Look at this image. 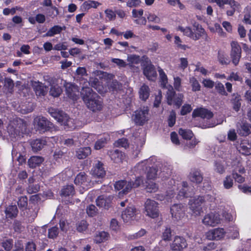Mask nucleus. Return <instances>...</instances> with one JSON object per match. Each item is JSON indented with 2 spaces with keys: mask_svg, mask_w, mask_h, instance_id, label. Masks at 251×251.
Returning <instances> with one entry per match:
<instances>
[{
  "mask_svg": "<svg viewBox=\"0 0 251 251\" xmlns=\"http://www.w3.org/2000/svg\"><path fill=\"white\" fill-rule=\"evenodd\" d=\"M96 202L98 206L108 209L111 206L112 198L110 196L100 195L96 199Z\"/></svg>",
  "mask_w": 251,
  "mask_h": 251,
  "instance_id": "18",
  "label": "nucleus"
},
{
  "mask_svg": "<svg viewBox=\"0 0 251 251\" xmlns=\"http://www.w3.org/2000/svg\"><path fill=\"white\" fill-rule=\"evenodd\" d=\"M218 60L220 63L222 64H228L230 62L231 59L224 51L220 50L218 51Z\"/></svg>",
  "mask_w": 251,
  "mask_h": 251,
  "instance_id": "35",
  "label": "nucleus"
},
{
  "mask_svg": "<svg viewBox=\"0 0 251 251\" xmlns=\"http://www.w3.org/2000/svg\"><path fill=\"white\" fill-rule=\"evenodd\" d=\"M192 116L193 118L201 117L202 119L209 120L213 117V114L210 110L201 107L195 109Z\"/></svg>",
  "mask_w": 251,
  "mask_h": 251,
  "instance_id": "14",
  "label": "nucleus"
},
{
  "mask_svg": "<svg viewBox=\"0 0 251 251\" xmlns=\"http://www.w3.org/2000/svg\"><path fill=\"white\" fill-rule=\"evenodd\" d=\"M88 226V224L86 220H81L76 224V230L79 232H83L85 231Z\"/></svg>",
  "mask_w": 251,
  "mask_h": 251,
  "instance_id": "41",
  "label": "nucleus"
},
{
  "mask_svg": "<svg viewBox=\"0 0 251 251\" xmlns=\"http://www.w3.org/2000/svg\"><path fill=\"white\" fill-rule=\"evenodd\" d=\"M141 2L140 0H128L126 2V6L129 7H136L140 5Z\"/></svg>",
  "mask_w": 251,
  "mask_h": 251,
  "instance_id": "62",
  "label": "nucleus"
},
{
  "mask_svg": "<svg viewBox=\"0 0 251 251\" xmlns=\"http://www.w3.org/2000/svg\"><path fill=\"white\" fill-rule=\"evenodd\" d=\"M150 89L149 87L143 84L139 89V97L143 101H146L150 96Z\"/></svg>",
  "mask_w": 251,
  "mask_h": 251,
  "instance_id": "29",
  "label": "nucleus"
},
{
  "mask_svg": "<svg viewBox=\"0 0 251 251\" xmlns=\"http://www.w3.org/2000/svg\"><path fill=\"white\" fill-rule=\"evenodd\" d=\"M188 177L191 182L196 184H201L203 179L202 174L198 169H192L189 173Z\"/></svg>",
  "mask_w": 251,
  "mask_h": 251,
  "instance_id": "16",
  "label": "nucleus"
},
{
  "mask_svg": "<svg viewBox=\"0 0 251 251\" xmlns=\"http://www.w3.org/2000/svg\"><path fill=\"white\" fill-rule=\"evenodd\" d=\"M59 234V229L56 226H52L48 229V237L50 239L56 238Z\"/></svg>",
  "mask_w": 251,
  "mask_h": 251,
  "instance_id": "40",
  "label": "nucleus"
},
{
  "mask_svg": "<svg viewBox=\"0 0 251 251\" xmlns=\"http://www.w3.org/2000/svg\"><path fill=\"white\" fill-rule=\"evenodd\" d=\"M215 1L221 8H223L225 4H228L231 6L235 5L234 0H215Z\"/></svg>",
  "mask_w": 251,
  "mask_h": 251,
  "instance_id": "46",
  "label": "nucleus"
},
{
  "mask_svg": "<svg viewBox=\"0 0 251 251\" xmlns=\"http://www.w3.org/2000/svg\"><path fill=\"white\" fill-rule=\"evenodd\" d=\"M107 138L106 137H101L99 140H98L95 144V148L96 150H100L104 147L105 144L107 143Z\"/></svg>",
  "mask_w": 251,
  "mask_h": 251,
  "instance_id": "47",
  "label": "nucleus"
},
{
  "mask_svg": "<svg viewBox=\"0 0 251 251\" xmlns=\"http://www.w3.org/2000/svg\"><path fill=\"white\" fill-rule=\"evenodd\" d=\"M168 89L166 93L167 102L168 105H175L177 107H179L182 102L183 95L181 94H176L173 86L169 85L167 88Z\"/></svg>",
  "mask_w": 251,
  "mask_h": 251,
  "instance_id": "4",
  "label": "nucleus"
},
{
  "mask_svg": "<svg viewBox=\"0 0 251 251\" xmlns=\"http://www.w3.org/2000/svg\"><path fill=\"white\" fill-rule=\"evenodd\" d=\"M224 187L226 189H229L233 185V179L230 176H227L224 181Z\"/></svg>",
  "mask_w": 251,
  "mask_h": 251,
  "instance_id": "57",
  "label": "nucleus"
},
{
  "mask_svg": "<svg viewBox=\"0 0 251 251\" xmlns=\"http://www.w3.org/2000/svg\"><path fill=\"white\" fill-rule=\"evenodd\" d=\"M215 88L220 95L226 96H227V93L226 92L225 87L222 83L220 82H216L215 85Z\"/></svg>",
  "mask_w": 251,
  "mask_h": 251,
  "instance_id": "45",
  "label": "nucleus"
},
{
  "mask_svg": "<svg viewBox=\"0 0 251 251\" xmlns=\"http://www.w3.org/2000/svg\"><path fill=\"white\" fill-rule=\"evenodd\" d=\"M185 209L182 204H174L170 208L172 218L176 221L180 220L185 215Z\"/></svg>",
  "mask_w": 251,
  "mask_h": 251,
  "instance_id": "9",
  "label": "nucleus"
},
{
  "mask_svg": "<svg viewBox=\"0 0 251 251\" xmlns=\"http://www.w3.org/2000/svg\"><path fill=\"white\" fill-rule=\"evenodd\" d=\"M80 94L84 102L90 110L96 112L102 109V99L92 88L89 87H83Z\"/></svg>",
  "mask_w": 251,
  "mask_h": 251,
  "instance_id": "1",
  "label": "nucleus"
},
{
  "mask_svg": "<svg viewBox=\"0 0 251 251\" xmlns=\"http://www.w3.org/2000/svg\"><path fill=\"white\" fill-rule=\"evenodd\" d=\"M6 217L7 219H12L16 218L18 213V209L16 205H9L5 210Z\"/></svg>",
  "mask_w": 251,
  "mask_h": 251,
  "instance_id": "24",
  "label": "nucleus"
},
{
  "mask_svg": "<svg viewBox=\"0 0 251 251\" xmlns=\"http://www.w3.org/2000/svg\"><path fill=\"white\" fill-rule=\"evenodd\" d=\"M158 71L159 75V82L161 87L163 89L167 88L168 87L167 84L168 83V79L166 74L161 68H159Z\"/></svg>",
  "mask_w": 251,
  "mask_h": 251,
  "instance_id": "30",
  "label": "nucleus"
},
{
  "mask_svg": "<svg viewBox=\"0 0 251 251\" xmlns=\"http://www.w3.org/2000/svg\"><path fill=\"white\" fill-rule=\"evenodd\" d=\"M238 133L243 136H247L251 133V125L244 123L237 130Z\"/></svg>",
  "mask_w": 251,
  "mask_h": 251,
  "instance_id": "25",
  "label": "nucleus"
},
{
  "mask_svg": "<svg viewBox=\"0 0 251 251\" xmlns=\"http://www.w3.org/2000/svg\"><path fill=\"white\" fill-rule=\"evenodd\" d=\"M178 30L183 32L184 35L190 37L194 40H199V37L200 35L198 34H194V32H193L192 29L190 27L186 26L184 27L182 26H179L178 27Z\"/></svg>",
  "mask_w": 251,
  "mask_h": 251,
  "instance_id": "21",
  "label": "nucleus"
},
{
  "mask_svg": "<svg viewBox=\"0 0 251 251\" xmlns=\"http://www.w3.org/2000/svg\"><path fill=\"white\" fill-rule=\"evenodd\" d=\"M108 154L111 160L117 163L122 162L124 157V153L118 150L110 151Z\"/></svg>",
  "mask_w": 251,
  "mask_h": 251,
  "instance_id": "22",
  "label": "nucleus"
},
{
  "mask_svg": "<svg viewBox=\"0 0 251 251\" xmlns=\"http://www.w3.org/2000/svg\"><path fill=\"white\" fill-rule=\"evenodd\" d=\"M75 194L73 185H67L61 190V195L64 197L73 196Z\"/></svg>",
  "mask_w": 251,
  "mask_h": 251,
  "instance_id": "33",
  "label": "nucleus"
},
{
  "mask_svg": "<svg viewBox=\"0 0 251 251\" xmlns=\"http://www.w3.org/2000/svg\"><path fill=\"white\" fill-rule=\"evenodd\" d=\"M116 144L118 147L126 148L128 146L127 139L124 138L118 140L116 142Z\"/></svg>",
  "mask_w": 251,
  "mask_h": 251,
  "instance_id": "61",
  "label": "nucleus"
},
{
  "mask_svg": "<svg viewBox=\"0 0 251 251\" xmlns=\"http://www.w3.org/2000/svg\"><path fill=\"white\" fill-rule=\"evenodd\" d=\"M18 205L20 209L24 210L27 206V198L26 196H22L19 198L18 201Z\"/></svg>",
  "mask_w": 251,
  "mask_h": 251,
  "instance_id": "43",
  "label": "nucleus"
},
{
  "mask_svg": "<svg viewBox=\"0 0 251 251\" xmlns=\"http://www.w3.org/2000/svg\"><path fill=\"white\" fill-rule=\"evenodd\" d=\"M143 73L149 80L154 81L157 77L155 68L152 64H143Z\"/></svg>",
  "mask_w": 251,
  "mask_h": 251,
  "instance_id": "10",
  "label": "nucleus"
},
{
  "mask_svg": "<svg viewBox=\"0 0 251 251\" xmlns=\"http://www.w3.org/2000/svg\"><path fill=\"white\" fill-rule=\"evenodd\" d=\"M172 238V230L170 227H166L162 233V239L164 241H170Z\"/></svg>",
  "mask_w": 251,
  "mask_h": 251,
  "instance_id": "51",
  "label": "nucleus"
},
{
  "mask_svg": "<svg viewBox=\"0 0 251 251\" xmlns=\"http://www.w3.org/2000/svg\"><path fill=\"white\" fill-rule=\"evenodd\" d=\"M181 40L180 37L178 36H175V44L177 46L178 49H180L184 50H186L188 47L185 45H182L181 44Z\"/></svg>",
  "mask_w": 251,
  "mask_h": 251,
  "instance_id": "55",
  "label": "nucleus"
},
{
  "mask_svg": "<svg viewBox=\"0 0 251 251\" xmlns=\"http://www.w3.org/2000/svg\"><path fill=\"white\" fill-rule=\"evenodd\" d=\"M217 248V244L214 242H210L206 246L203 247V251H211Z\"/></svg>",
  "mask_w": 251,
  "mask_h": 251,
  "instance_id": "63",
  "label": "nucleus"
},
{
  "mask_svg": "<svg viewBox=\"0 0 251 251\" xmlns=\"http://www.w3.org/2000/svg\"><path fill=\"white\" fill-rule=\"evenodd\" d=\"M225 231L223 228H216L208 231L206 234V237L210 240H219L224 237Z\"/></svg>",
  "mask_w": 251,
  "mask_h": 251,
  "instance_id": "13",
  "label": "nucleus"
},
{
  "mask_svg": "<svg viewBox=\"0 0 251 251\" xmlns=\"http://www.w3.org/2000/svg\"><path fill=\"white\" fill-rule=\"evenodd\" d=\"M136 209L134 207H127L122 212V218L125 223L130 222L135 218Z\"/></svg>",
  "mask_w": 251,
  "mask_h": 251,
  "instance_id": "15",
  "label": "nucleus"
},
{
  "mask_svg": "<svg viewBox=\"0 0 251 251\" xmlns=\"http://www.w3.org/2000/svg\"><path fill=\"white\" fill-rule=\"evenodd\" d=\"M109 234L107 232L102 231L100 232L95 237V241L97 243H101L107 240Z\"/></svg>",
  "mask_w": 251,
  "mask_h": 251,
  "instance_id": "37",
  "label": "nucleus"
},
{
  "mask_svg": "<svg viewBox=\"0 0 251 251\" xmlns=\"http://www.w3.org/2000/svg\"><path fill=\"white\" fill-rule=\"evenodd\" d=\"M236 149L242 154L249 155L251 154V142L248 140H243Z\"/></svg>",
  "mask_w": 251,
  "mask_h": 251,
  "instance_id": "19",
  "label": "nucleus"
},
{
  "mask_svg": "<svg viewBox=\"0 0 251 251\" xmlns=\"http://www.w3.org/2000/svg\"><path fill=\"white\" fill-rule=\"evenodd\" d=\"M178 133L184 139L186 140H190L194 135L191 130L182 129L181 128H179Z\"/></svg>",
  "mask_w": 251,
  "mask_h": 251,
  "instance_id": "36",
  "label": "nucleus"
},
{
  "mask_svg": "<svg viewBox=\"0 0 251 251\" xmlns=\"http://www.w3.org/2000/svg\"><path fill=\"white\" fill-rule=\"evenodd\" d=\"M13 245V240L12 239H7L1 243L2 247L6 251H10L12 248Z\"/></svg>",
  "mask_w": 251,
  "mask_h": 251,
  "instance_id": "49",
  "label": "nucleus"
},
{
  "mask_svg": "<svg viewBox=\"0 0 251 251\" xmlns=\"http://www.w3.org/2000/svg\"><path fill=\"white\" fill-rule=\"evenodd\" d=\"M144 10L143 9H140L139 10H137L136 9H133L132 11V16L133 18H140L141 17H143Z\"/></svg>",
  "mask_w": 251,
  "mask_h": 251,
  "instance_id": "60",
  "label": "nucleus"
},
{
  "mask_svg": "<svg viewBox=\"0 0 251 251\" xmlns=\"http://www.w3.org/2000/svg\"><path fill=\"white\" fill-rule=\"evenodd\" d=\"M158 169L156 167H150L147 170V178L148 180L154 179L157 176Z\"/></svg>",
  "mask_w": 251,
  "mask_h": 251,
  "instance_id": "38",
  "label": "nucleus"
},
{
  "mask_svg": "<svg viewBox=\"0 0 251 251\" xmlns=\"http://www.w3.org/2000/svg\"><path fill=\"white\" fill-rule=\"evenodd\" d=\"M88 182V176L84 172L78 174L74 180L75 183L78 185H85L86 183Z\"/></svg>",
  "mask_w": 251,
  "mask_h": 251,
  "instance_id": "26",
  "label": "nucleus"
},
{
  "mask_svg": "<svg viewBox=\"0 0 251 251\" xmlns=\"http://www.w3.org/2000/svg\"><path fill=\"white\" fill-rule=\"evenodd\" d=\"M44 161V158L41 156H33L28 160V164L30 168H35L39 166Z\"/></svg>",
  "mask_w": 251,
  "mask_h": 251,
  "instance_id": "27",
  "label": "nucleus"
},
{
  "mask_svg": "<svg viewBox=\"0 0 251 251\" xmlns=\"http://www.w3.org/2000/svg\"><path fill=\"white\" fill-rule=\"evenodd\" d=\"M192 110V106L189 104H184L181 107L180 115L184 116Z\"/></svg>",
  "mask_w": 251,
  "mask_h": 251,
  "instance_id": "54",
  "label": "nucleus"
},
{
  "mask_svg": "<svg viewBox=\"0 0 251 251\" xmlns=\"http://www.w3.org/2000/svg\"><path fill=\"white\" fill-rule=\"evenodd\" d=\"M106 17L108 19V21H114L116 19L115 11H113L111 9H106L104 11Z\"/></svg>",
  "mask_w": 251,
  "mask_h": 251,
  "instance_id": "52",
  "label": "nucleus"
},
{
  "mask_svg": "<svg viewBox=\"0 0 251 251\" xmlns=\"http://www.w3.org/2000/svg\"><path fill=\"white\" fill-rule=\"evenodd\" d=\"M64 87L68 97L73 100H76L78 98L77 88L74 84L68 82L65 83Z\"/></svg>",
  "mask_w": 251,
  "mask_h": 251,
  "instance_id": "12",
  "label": "nucleus"
},
{
  "mask_svg": "<svg viewBox=\"0 0 251 251\" xmlns=\"http://www.w3.org/2000/svg\"><path fill=\"white\" fill-rule=\"evenodd\" d=\"M35 122L37 129L41 133L51 131L54 128L53 124L44 117H37Z\"/></svg>",
  "mask_w": 251,
  "mask_h": 251,
  "instance_id": "6",
  "label": "nucleus"
},
{
  "mask_svg": "<svg viewBox=\"0 0 251 251\" xmlns=\"http://www.w3.org/2000/svg\"><path fill=\"white\" fill-rule=\"evenodd\" d=\"M91 153V149L89 147L80 148L76 151V156L79 159L86 158Z\"/></svg>",
  "mask_w": 251,
  "mask_h": 251,
  "instance_id": "23",
  "label": "nucleus"
},
{
  "mask_svg": "<svg viewBox=\"0 0 251 251\" xmlns=\"http://www.w3.org/2000/svg\"><path fill=\"white\" fill-rule=\"evenodd\" d=\"M46 138H42L33 140L30 142V145L34 151H38L41 150L47 145Z\"/></svg>",
  "mask_w": 251,
  "mask_h": 251,
  "instance_id": "20",
  "label": "nucleus"
},
{
  "mask_svg": "<svg viewBox=\"0 0 251 251\" xmlns=\"http://www.w3.org/2000/svg\"><path fill=\"white\" fill-rule=\"evenodd\" d=\"M62 89L58 85H51L50 90V94L54 97H59L62 93Z\"/></svg>",
  "mask_w": 251,
  "mask_h": 251,
  "instance_id": "39",
  "label": "nucleus"
},
{
  "mask_svg": "<svg viewBox=\"0 0 251 251\" xmlns=\"http://www.w3.org/2000/svg\"><path fill=\"white\" fill-rule=\"evenodd\" d=\"M158 203L153 200L148 199L145 204V210L147 215L151 218L158 217L159 214Z\"/></svg>",
  "mask_w": 251,
  "mask_h": 251,
  "instance_id": "7",
  "label": "nucleus"
},
{
  "mask_svg": "<svg viewBox=\"0 0 251 251\" xmlns=\"http://www.w3.org/2000/svg\"><path fill=\"white\" fill-rule=\"evenodd\" d=\"M220 215L216 212L206 214L202 219V223L207 226H215L221 223Z\"/></svg>",
  "mask_w": 251,
  "mask_h": 251,
  "instance_id": "8",
  "label": "nucleus"
},
{
  "mask_svg": "<svg viewBox=\"0 0 251 251\" xmlns=\"http://www.w3.org/2000/svg\"><path fill=\"white\" fill-rule=\"evenodd\" d=\"M214 200H215V198L209 194L205 195L204 196L195 197L189 201L190 208L193 214L196 215H199L202 210V204L206 201H212Z\"/></svg>",
  "mask_w": 251,
  "mask_h": 251,
  "instance_id": "3",
  "label": "nucleus"
},
{
  "mask_svg": "<svg viewBox=\"0 0 251 251\" xmlns=\"http://www.w3.org/2000/svg\"><path fill=\"white\" fill-rule=\"evenodd\" d=\"M190 82L192 83V91L194 92L199 91L201 89V85L197 79L192 77L190 78Z\"/></svg>",
  "mask_w": 251,
  "mask_h": 251,
  "instance_id": "50",
  "label": "nucleus"
},
{
  "mask_svg": "<svg viewBox=\"0 0 251 251\" xmlns=\"http://www.w3.org/2000/svg\"><path fill=\"white\" fill-rule=\"evenodd\" d=\"M238 188L244 193H251V186H249L247 184L238 185Z\"/></svg>",
  "mask_w": 251,
  "mask_h": 251,
  "instance_id": "59",
  "label": "nucleus"
},
{
  "mask_svg": "<svg viewBox=\"0 0 251 251\" xmlns=\"http://www.w3.org/2000/svg\"><path fill=\"white\" fill-rule=\"evenodd\" d=\"M187 247L186 239L180 236H176L171 245V249L173 251H181Z\"/></svg>",
  "mask_w": 251,
  "mask_h": 251,
  "instance_id": "11",
  "label": "nucleus"
},
{
  "mask_svg": "<svg viewBox=\"0 0 251 251\" xmlns=\"http://www.w3.org/2000/svg\"><path fill=\"white\" fill-rule=\"evenodd\" d=\"M178 195L180 197H191L193 193L188 191V184L187 181L182 182V188L179 190Z\"/></svg>",
  "mask_w": 251,
  "mask_h": 251,
  "instance_id": "28",
  "label": "nucleus"
},
{
  "mask_svg": "<svg viewBox=\"0 0 251 251\" xmlns=\"http://www.w3.org/2000/svg\"><path fill=\"white\" fill-rule=\"evenodd\" d=\"M36 246L33 242H28L25 246V251H36Z\"/></svg>",
  "mask_w": 251,
  "mask_h": 251,
  "instance_id": "64",
  "label": "nucleus"
},
{
  "mask_svg": "<svg viewBox=\"0 0 251 251\" xmlns=\"http://www.w3.org/2000/svg\"><path fill=\"white\" fill-rule=\"evenodd\" d=\"M3 88L10 94H12L14 92V83L10 77L4 78Z\"/></svg>",
  "mask_w": 251,
  "mask_h": 251,
  "instance_id": "31",
  "label": "nucleus"
},
{
  "mask_svg": "<svg viewBox=\"0 0 251 251\" xmlns=\"http://www.w3.org/2000/svg\"><path fill=\"white\" fill-rule=\"evenodd\" d=\"M149 108L148 106H143L137 109L133 115V120L136 125L142 126L148 120Z\"/></svg>",
  "mask_w": 251,
  "mask_h": 251,
  "instance_id": "5",
  "label": "nucleus"
},
{
  "mask_svg": "<svg viewBox=\"0 0 251 251\" xmlns=\"http://www.w3.org/2000/svg\"><path fill=\"white\" fill-rule=\"evenodd\" d=\"M149 22H154L155 23H159L160 19L156 15L152 13H149L147 17Z\"/></svg>",
  "mask_w": 251,
  "mask_h": 251,
  "instance_id": "56",
  "label": "nucleus"
},
{
  "mask_svg": "<svg viewBox=\"0 0 251 251\" xmlns=\"http://www.w3.org/2000/svg\"><path fill=\"white\" fill-rule=\"evenodd\" d=\"M86 213L89 216L93 217L98 213V209L94 204H90L86 208Z\"/></svg>",
  "mask_w": 251,
  "mask_h": 251,
  "instance_id": "48",
  "label": "nucleus"
},
{
  "mask_svg": "<svg viewBox=\"0 0 251 251\" xmlns=\"http://www.w3.org/2000/svg\"><path fill=\"white\" fill-rule=\"evenodd\" d=\"M49 112L51 116L60 123L61 125L66 126L65 128L71 129L75 128V126L73 123V119H71L63 111L51 108L49 109Z\"/></svg>",
  "mask_w": 251,
  "mask_h": 251,
  "instance_id": "2",
  "label": "nucleus"
},
{
  "mask_svg": "<svg viewBox=\"0 0 251 251\" xmlns=\"http://www.w3.org/2000/svg\"><path fill=\"white\" fill-rule=\"evenodd\" d=\"M101 4L98 1L95 0H89L88 1H85L83 6L85 9H89L91 8H96L100 5Z\"/></svg>",
  "mask_w": 251,
  "mask_h": 251,
  "instance_id": "44",
  "label": "nucleus"
},
{
  "mask_svg": "<svg viewBox=\"0 0 251 251\" xmlns=\"http://www.w3.org/2000/svg\"><path fill=\"white\" fill-rule=\"evenodd\" d=\"M63 29L64 28L60 25H54L49 29L46 33L43 35V37H52L56 34H60Z\"/></svg>",
  "mask_w": 251,
  "mask_h": 251,
  "instance_id": "32",
  "label": "nucleus"
},
{
  "mask_svg": "<svg viewBox=\"0 0 251 251\" xmlns=\"http://www.w3.org/2000/svg\"><path fill=\"white\" fill-rule=\"evenodd\" d=\"M176 114L174 111H172L171 112L168 119V126L170 127H173L176 124Z\"/></svg>",
  "mask_w": 251,
  "mask_h": 251,
  "instance_id": "53",
  "label": "nucleus"
},
{
  "mask_svg": "<svg viewBox=\"0 0 251 251\" xmlns=\"http://www.w3.org/2000/svg\"><path fill=\"white\" fill-rule=\"evenodd\" d=\"M144 177L142 176H138L136 178L134 181H131L133 188H137L141 184L143 183Z\"/></svg>",
  "mask_w": 251,
  "mask_h": 251,
  "instance_id": "58",
  "label": "nucleus"
},
{
  "mask_svg": "<svg viewBox=\"0 0 251 251\" xmlns=\"http://www.w3.org/2000/svg\"><path fill=\"white\" fill-rule=\"evenodd\" d=\"M32 87L36 94L39 96H45V91L42 83L39 81H35L32 83Z\"/></svg>",
  "mask_w": 251,
  "mask_h": 251,
  "instance_id": "34",
  "label": "nucleus"
},
{
  "mask_svg": "<svg viewBox=\"0 0 251 251\" xmlns=\"http://www.w3.org/2000/svg\"><path fill=\"white\" fill-rule=\"evenodd\" d=\"M92 175L99 178L103 177L106 174V171L103 167V164L100 161L93 166L91 170Z\"/></svg>",
  "mask_w": 251,
  "mask_h": 251,
  "instance_id": "17",
  "label": "nucleus"
},
{
  "mask_svg": "<svg viewBox=\"0 0 251 251\" xmlns=\"http://www.w3.org/2000/svg\"><path fill=\"white\" fill-rule=\"evenodd\" d=\"M146 189L148 192L152 193L157 191L158 187L157 185L151 181L146 182Z\"/></svg>",
  "mask_w": 251,
  "mask_h": 251,
  "instance_id": "42",
  "label": "nucleus"
}]
</instances>
